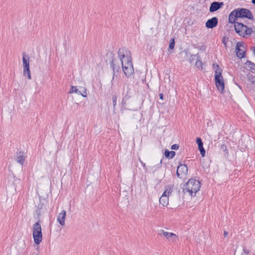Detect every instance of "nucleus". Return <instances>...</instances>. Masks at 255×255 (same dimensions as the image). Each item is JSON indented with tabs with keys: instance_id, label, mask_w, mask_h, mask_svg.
Wrapping results in <instances>:
<instances>
[{
	"instance_id": "412c9836",
	"label": "nucleus",
	"mask_w": 255,
	"mask_h": 255,
	"mask_svg": "<svg viewBox=\"0 0 255 255\" xmlns=\"http://www.w3.org/2000/svg\"><path fill=\"white\" fill-rule=\"evenodd\" d=\"M23 75L27 76L28 79H31L30 71L29 67L23 68Z\"/></svg>"
},
{
	"instance_id": "f704fd0d",
	"label": "nucleus",
	"mask_w": 255,
	"mask_h": 255,
	"mask_svg": "<svg viewBox=\"0 0 255 255\" xmlns=\"http://www.w3.org/2000/svg\"><path fill=\"white\" fill-rule=\"evenodd\" d=\"M254 51H255V48Z\"/></svg>"
},
{
	"instance_id": "6e6552de",
	"label": "nucleus",
	"mask_w": 255,
	"mask_h": 255,
	"mask_svg": "<svg viewBox=\"0 0 255 255\" xmlns=\"http://www.w3.org/2000/svg\"><path fill=\"white\" fill-rule=\"evenodd\" d=\"M188 168L184 164H180L177 169L176 174L178 177L182 178L187 173Z\"/></svg>"
},
{
	"instance_id": "72a5a7b5",
	"label": "nucleus",
	"mask_w": 255,
	"mask_h": 255,
	"mask_svg": "<svg viewBox=\"0 0 255 255\" xmlns=\"http://www.w3.org/2000/svg\"><path fill=\"white\" fill-rule=\"evenodd\" d=\"M252 2L255 5V0H252Z\"/></svg>"
},
{
	"instance_id": "393cba45",
	"label": "nucleus",
	"mask_w": 255,
	"mask_h": 255,
	"mask_svg": "<svg viewBox=\"0 0 255 255\" xmlns=\"http://www.w3.org/2000/svg\"><path fill=\"white\" fill-rule=\"evenodd\" d=\"M117 97L116 96H115V95L113 96L112 101H113V105L114 106V109H115V107L117 104Z\"/></svg>"
},
{
	"instance_id": "2eb2a0df",
	"label": "nucleus",
	"mask_w": 255,
	"mask_h": 255,
	"mask_svg": "<svg viewBox=\"0 0 255 255\" xmlns=\"http://www.w3.org/2000/svg\"><path fill=\"white\" fill-rule=\"evenodd\" d=\"M22 62L23 68L29 67V56L25 53H22Z\"/></svg>"
},
{
	"instance_id": "aec40b11",
	"label": "nucleus",
	"mask_w": 255,
	"mask_h": 255,
	"mask_svg": "<svg viewBox=\"0 0 255 255\" xmlns=\"http://www.w3.org/2000/svg\"><path fill=\"white\" fill-rule=\"evenodd\" d=\"M165 156L169 158H172L175 155V152L173 151H169L166 149L164 153Z\"/></svg>"
},
{
	"instance_id": "f8f14e48",
	"label": "nucleus",
	"mask_w": 255,
	"mask_h": 255,
	"mask_svg": "<svg viewBox=\"0 0 255 255\" xmlns=\"http://www.w3.org/2000/svg\"><path fill=\"white\" fill-rule=\"evenodd\" d=\"M218 24V18L216 17H213L208 19L206 22V26L208 28H213Z\"/></svg>"
},
{
	"instance_id": "4be33fe9",
	"label": "nucleus",
	"mask_w": 255,
	"mask_h": 255,
	"mask_svg": "<svg viewBox=\"0 0 255 255\" xmlns=\"http://www.w3.org/2000/svg\"><path fill=\"white\" fill-rule=\"evenodd\" d=\"M196 142L198 144L199 149L203 148V143L200 137H198L196 139Z\"/></svg>"
},
{
	"instance_id": "b1692460",
	"label": "nucleus",
	"mask_w": 255,
	"mask_h": 255,
	"mask_svg": "<svg viewBox=\"0 0 255 255\" xmlns=\"http://www.w3.org/2000/svg\"><path fill=\"white\" fill-rule=\"evenodd\" d=\"M175 45V42L174 39L173 38L170 39L169 45V48L170 49H173Z\"/></svg>"
},
{
	"instance_id": "bb28decb",
	"label": "nucleus",
	"mask_w": 255,
	"mask_h": 255,
	"mask_svg": "<svg viewBox=\"0 0 255 255\" xmlns=\"http://www.w3.org/2000/svg\"><path fill=\"white\" fill-rule=\"evenodd\" d=\"M199 150H200V153H201V154L202 156V157L205 156L206 151H205V149L204 148V147H203V148H200V149H199Z\"/></svg>"
},
{
	"instance_id": "a211bd4d",
	"label": "nucleus",
	"mask_w": 255,
	"mask_h": 255,
	"mask_svg": "<svg viewBox=\"0 0 255 255\" xmlns=\"http://www.w3.org/2000/svg\"><path fill=\"white\" fill-rule=\"evenodd\" d=\"M165 190L163 193V195L166 196L168 198L171 194L173 192V186H167L165 188Z\"/></svg>"
},
{
	"instance_id": "9d476101",
	"label": "nucleus",
	"mask_w": 255,
	"mask_h": 255,
	"mask_svg": "<svg viewBox=\"0 0 255 255\" xmlns=\"http://www.w3.org/2000/svg\"><path fill=\"white\" fill-rule=\"evenodd\" d=\"M224 5L223 2L214 1L211 3L209 11L211 12H214L221 8Z\"/></svg>"
},
{
	"instance_id": "ddd939ff",
	"label": "nucleus",
	"mask_w": 255,
	"mask_h": 255,
	"mask_svg": "<svg viewBox=\"0 0 255 255\" xmlns=\"http://www.w3.org/2000/svg\"><path fill=\"white\" fill-rule=\"evenodd\" d=\"M25 157L24 152L20 151L16 153V160L17 163L22 165L25 161Z\"/></svg>"
},
{
	"instance_id": "dca6fc26",
	"label": "nucleus",
	"mask_w": 255,
	"mask_h": 255,
	"mask_svg": "<svg viewBox=\"0 0 255 255\" xmlns=\"http://www.w3.org/2000/svg\"><path fill=\"white\" fill-rule=\"evenodd\" d=\"M111 66L113 70V79L112 80V85H113V81H114V79H115V77L116 76V75H115V71H119V70L120 69V66L119 65L116 66L115 60H112V62L111 63Z\"/></svg>"
},
{
	"instance_id": "423d86ee",
	"label": "nucleus",
	"mask_w": 255,
	"mask_h": 255,
	"mask_svg": "<svg viewBox=\"0 0 255 255\" xmlns=\"http://www.w3.org/2000/svg\"><path fill=\"white\" fill-rule=\"evenodd\" d=\"M236 51L237 57L240 59L243 58L245 56L246 51L245 44L242 42L237 43Z\"/></svg>"
},
{
	"instance_id": "7c9ffc66",
	"label": "nucleus",
	"mask_w": 255,
	"mask_h": 255,
	"mask_svg": "<svg viewBox=\"0 0 255 255\" xmlns=\"http://www.w3.org/2000/svg\"><path fill=\"white\" fill-rule=\"evenodd\" d=\"M159 98L161 100H163V94L162 93L159 94Z\"/></svg>"
},
{
	"instance_id": "6ab92c4d",
	"label": "nucleus",
	"mask_w": 255,
	"mask_h": 255,
	"mask_svg": "<svg viewBox=\"0 0 255 255\" xmlns=\"http://www.w3.org/2000/svg\"><path fill=\"white\" fill-rule=\"evenodd\" d=\"M42 231L40 221H38L33 225V231Z\"/></svg>"
},
{
	"instance_id": "4468645a",
	"label": "nucleus",
	"mask_w": 255,
	"mask_h": 255,
	"mask_svg": "<svg viewBox=\"0 0 255 255\" xmlns=\"http://www.w3.org/2000/svg\"><path fill=\"white\" fill-rule=\"evenodd\" d=\"M66 215V211L62 210V212L60 213L58 216L57 221L59 224L62 226H64L65 225V219Z\"/></svg>"
},
{
	"instance_id": "2f4dec72",
	"label": "nucleus",
	"mask_w": 255,
	"mask_h": 255,
	"mask_svg": "<svg viewBox=\"0 0 255 255\" xmlns=\"http://www.w3.org/2000/svg\"><path fill=\"white\" fill-rule=\"evenodd\" d=\"M228 233L227 231L224 232V237H226L228 236Z\"/></svg>"
},
{
	"instance_id": "c85d7f7f",
	"label": "nucleus",
	"mask_w": 255,
	"mask_h": 255,
	"mask_svg": "<svg viewBox=\"0 0 255 255\" xmlns=\"http://www.w3.org/2000/svg\"><path fill=\"white\" fill-rule=\"evenodd\" d=\"M139 161L141 163V164L142 165V166H143V167L144 168H145V169H146V165H145V163L143 162L140 159H139Z\"/></svg>"
},
{
	"instance_id": "9b49d317",
	"label": "nucleus",
	"mask_w": 255,
	"mask_h": 255,
	"mask_svg": "<svg viewBox=\"0 0 255 255\" xmlns=\"http://www.w3.org/2000/svg\"><path fill=\"white\" fill-rule=\"evenodd\" d=\"M32 235L35 244L39 245L42 240V231H33Z\"/></svg>"
},
{
	"instance_id": "20e7f679",
	"label": "nucleus",
	"mask_w": 255,
	"mask_h": 255,
	"mask_svg": "<svg viewBox=\"0 0 255 255\" xmlns=\"http://www.w3.org/2000/svg\"><path fill=\"white\" fill-rule=\"evenodd\" d=\"M213 67L215 69V81L216 86L218 90L221 93H224L225 88V84L223 77L222 75V69L218 65L213 64Z\"/></svg>"
},
{
	"instance_id": "a878e982",
	"label": "nucleus",
	"mask_w": 255,
	"mask_h": 255,
	"mask_svg": "<svg viewBox=\"0 0 255 255\" xmlns=\"http://www.w3.org/2000/svg\"><path fill=\"white\" fill-rule=\"evenodd\" d=\"M243 255H250V251L249 250H247V249L244 248L243 249Z\"/></svg>"
},
{
	"instance_id": "473e14b6",
	"label": "nucleus",
	"mask_w": 255,
	"mask_h": 255,
	"mask_svg": "<svg viewBox=\"0 0 255 255\" xmlns=\"http://www.w3.org/2000/svg\"><path fill=\"white\" fill-rule=\"evenodd\" d=\"M122 104L123 105H124L125 104H126V101H125L124 99H123L122 102Z\"/></svg>"
},
{
	"instance_id": "0eeeda50",
	"label": "nucleus",
	"mask_w": 255,
	"mask_h": 255,
	"mask_svg": "<svg viewBox=\"0 0 255 255\" xmlns=\"http://www.w3.org/2000/svg\"><path fill=\"white\" fill-rule=\"evenodd\" d=\"M80 89L81 90H79V89L77 88L76 86H71V88L68 92L69 94H72L73 93H76L78 95H81L83 97H87V90L84 87H80Z\"/></svg>"
},
{
	"instance_id": "f257e3e1",
	"label": "nucleus",
	"mask_w": 255,
	"mask_h": 255,
	"mask_svg": "<svg viewBox=\"0 0 255 255\" xmlns=\"http://www.w3.org/2000/svg\"><path fill=\"white\" fill-rule=\"evenodd\" d=\"M118 53V57L122 65L123 72L127 76L131 75L134 70L130 51L126 47H122L119 49Z\"/></svg>"
},
{
	"instance_id": "1a4fd4ad",
	"label": "nucleus",
	"mask_w": 255,
	"mask_h": 255,
	"mask_svg": "<svg viewBox=\"0 0 255 255\" xmlns=\"http://www.w3.org/2000/svg\"><path fill=\"white\" fill-rule=\"evenodd\" d=\"M159 235L160 236L163 235L167 240H169V241H171L173 242H174L177 238V236L176 234L172 233L167 232L163 230L159 231Z\"/></svg>"
},
{
	"instance_id": "39448f33",
	"label": "nucleus",
	"mask_w": 255,
	"mask_h": 255,
	"mask_svg": "<svg viewBox=\"0 0 255 255\" xmlns=\"http://www.w3.org/2000/svg\"><path fill=\"white\" fill-rule=\"evenodd\" d=\"M234 23L236 32L241 36L243 37L250 36L253 32L252 28L248 27L242 23L235 21Z\"/></svg>"
},
{
	"instance_id": "7ed1b4c3",
	"label": "nucleus",
	"mask_w": 255,
	"mask_h": 255,
	"mask_svg": "<svg viewBox=\"0 0 255 255\" xmlns=\"http://www.w3.org/2000/svg\"><path fill=\"white\" fill-rule=\"evenodd\" d=\"M200 182L198 180L190 179L184 185L183 192L184 194L188 193L190 196L194 197L200 190Z\"/></svg>"
},
{
	"instance_id": "5701e85b",
	"label": "nucleus",
	"mask_w": 255,
	"mask_h": 255,
	"mask_svg": "<svg viewBox=\"0 0 255 255\" xmlns=\"http://www.w3.org/2000/svg\"><path fill=\"white\" fill-rule=\"evenodd\" d=\"M195 66L198 68L202 69V62L201 60H197L195 63Z\"/></svg>"
},
{
	"instance_id": "f03ea898",
	"label": "nucleus",
	"mask_w": 255,
	"mask_h": 255,
	"mask_svg": "<svg viewBox=\"0 0 255 255\" xmlns=\"http://www.w3.org/2000/svg\"><path fill=\"white\" fill-rule=\"evenodd\" d=\"M247 18L253 19L254 16L251 11L246 8H238L233 10L229 15V22L235 23L238 18Z\"/></svg>"
},
{
	"instance_id": "f3484780",
	"label": "nucleus",
	"mask_w": 255,
	"mask_h": 255,
	"mask_svg": "<svg viewBox=\"0 0 255 255\" xmlns=\"http://www.w3.org/2000/svg\"><path fill=\"white\" fill-rule=\"evenodd\" d=\"M169 198L164 195H162L159 199V203L163 206H166L168 204Z\"/></svg>"
},
{
	"instance_id": "c756f323",
	"label": "nucleus",
	"mask_w": 255,
	"mask_h": 255,
	"mask_svg": "<svg viewBox=\"0 0 255 255\" xmlns=\"http://www.w3.org/2000/svg\"><path fill=\"white\" fill-rule=\"evenodd\" d=\"M196 57V54L192 55L191 56V58L189 59L190 62H191L192 60L194 59Z\"/></svg>"
},
{
	"instance_id": "cd10ccee",
	"label": "nucleus",
	"mask_w": 255,
	"mask_h": 255,
	"mask_svg": "<svg viewBox=\"0 0 255 255\" xmlns=\"http://www.w3.org/2000/svg\"><path fill=\"white\" fill-rule=\"evenodd\" d=\"M171 148L173 150H177L179 148V145L177 144H174L171 146Z\"/></svg>"
}]
</instances>
